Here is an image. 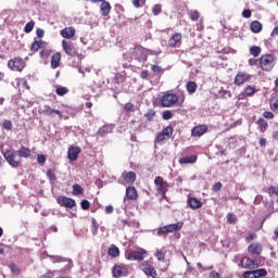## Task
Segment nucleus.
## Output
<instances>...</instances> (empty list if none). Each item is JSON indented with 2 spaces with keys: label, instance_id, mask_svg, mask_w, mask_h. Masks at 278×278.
<instances>
[{
  "label": "nucleus",
  "instance_id": "f257e3e1",
  "mask_svg": "<svg viewBox=\"0 0 278 278\" xmlns=\"http://www.w3.org/2000/svg\"><path fill=\"white\" fill-rule=\"evenodd\" d=\"M275 60H276L275 54L266 53L261 55L258 60L260 68L265 73H270V71L275 68V64H276Z\"/></svg>",
  "mask_w": 278,
  "mask_h": 278
},
{
  "label": "nucleus",
  "instance_id": "f03ea898",
  "mask_svg": "<svg viewBox=\"0 0 278 278\" xmlns=\"http://www.w3.org/2000/svg\"><path fill=\"white\" fill-rule=\"evenodd\" d=\"M2 155L4 160L12 166V168H18L21 166V157H18V152L16 150H5L4 152L2 151Z\"/></svg>",
  "mask_w": 278,
  "mask_h": 278
},
{
  "label": "nucleus",
  "instance_id": "7ed1b4c3",
  "mask_svg": "<svg viewBox=\"0 0 278 278\" xmlns=\"http://www.w3.org/2000/svg\"><path fill=\"white\" fill-rule=\"evenodd\" d=\"M144 255H147V250H129L125 253L126 260L129 262H142L144 260Z\"/></svg>",
  "mask_w": 278,
  "mask_h": 278
},
{
  "label": "nucleus",
  "instance_id": "20e7f679",
  "mask_svg": "<svg viewBox=\"0 0 278 278\" xmlns=\"http://www.w3.org/2000/svg\"><path fill=\"white\" fill-rule=\"evenodd\" d=\"M177 101H179V97H177V94L166 93L161 99V105L163 108H170V106L175 105V103H177Z\"/></svg>",
  "mask_w": 278,
  "mask_h": 278
},
{
  "label": "nucleus",
  "instance_id": "39448f33",
  "mask_svg": "<svg viewBox=\"0 0 278 278\" xmlns=\"http://www.w3.org/2000/svg\"><path fill=\"white\" fill-rule=\"evenodd\" d=\"M154 186L156 187L157 194H166L168 192V182L164 181L162 176L155 177Z\"/></svg>",
  "mask_w": 278,
  "mask_h": 278
},
{
  "label": "nucleus",
  "instance_id": "423d86ee",
  "mask_svg": "<svg viewBox=\"0 0 278 278\" xmlns=\"http://www.w3.org/2000/svg\"><path fill=\"white\" fill-rule=\"evenodd\" d=\"M140 270H142V273H144V275H147V277H152V278H156L157 277V270L155 269V267L151 266V264H149V262L143 261L140 266H139Z\"/></svg>",
  "mask_w": 278,
  "mask_h": 278
},
{
  "label": "nucleus",
  "instance_id": "0eeeda50",
  "mask_svg": "<svg viewBox=\"0 0 278 278\" xmlns=\"http://www.w3.org/2000/svg\"><path fill=\"white\" fill-rule=\"evenodd\" d=\"M8 66L11 71H17L21 73V71L25 68V61H23L21 58H14L9 60Z\"/></svg>",
  "mask_w": 278,
  "mask_h": 278
},
{
  "label": "nucleus",
  "instance_id": "6e6552de",
  "mask_svg": "<svg viewBox=\"0 0 278 278\" xmlns=\"http://www.w3.org/2000/svg\"><path fill=\"white\" fill-rule=\"evenodd\" d=\"M56 203L61 205V207H66L67 210H73L77 205L74 199L61 195L56 199Z\"/></svg>",
  "mask_w": 278,
  "mask_h": 278
},
{
  "label": "nucleus",
  "instance_id": "1a4fd4ad",
  "mask_svg": "<svg viewBox=\"0 0 278 278\" xmlns=\"http://www.w3.org/2000/svg\"><path fill=\"white\" fill-rule=\"evenodd\" d=\"M39 113L42 114L43 116H53V114H56L60 121L64 118V115H62V111L51 109L49 105H43L42 108H40Z\"/></svg>",
  "mask_w": 278,
  "mask_h": 278
},
{
  "label": "nucleus",
  "instance_id": "9d476101",
  "mask_svg": "<svg viewBox=\"0 0 278 278\" xmlns=\"http://www.w3.org/2000/svg\"><path fill=\"white\" fill-rule=\"evenodd\" d=\"M132 58H135V60H137V62L140 64H144V62H147L149 59V55L147 54V51L142 49V47H136L132 53Z\"/></svg>",
  "mask_w": 278,
  "mask_h": 278
},
{
  "label": "nucleus",
  "instance_id": "9b49d317",
  "mask_svg": "<svg viewBox=\"0 0 278 278\" xmlns=\"http://www.w3.org/2000/svg\"><path fill=\"white\" fill-rule=\"evenodd\" d=\"M62 47L66 55H70L71 58L79 55V53L77 52V48H75V45H73V42H67L66 40H63Z\"/></svg>",
  "mask_w": 278,
  "mask_h": 278
},
{
  "label": "nucleus",
  "instance_id": "f8f14e48",
  "mask_svg": "<svg viewBox=\"0 0 278 278\" xmlns=\"http://www.w3.org/2000/svg\"><path fill=\"white\" fill-rule=\"evenodd\" d=\"M252 75L245 72H239L235 77V85L236 86H243L247 81H251Z\"/></svg>",
  "mask_w": 278,
  "mask_h": 278
},
{
  "label": "nucleus",
  "instance_id": "ddd939ff",
  "mask_svg": "<svg viewBox=\"0 0 278 278\" xmlns=\"http://www.w3.org/2000/svg\"><path fill=\"white\" fill-rule=\"evenodd\" d=\"M79 153H81V148L77 146H71L67 150V160H70V162H77Z\"/></svg>",
  "mask_w": 278,
  "mask_h": 278
},
{
  "label": "nucleus",
  "instance_id": "4468645a",
  "mask_svg": "<svg viewBox=\"0 0 278 278\" xmlns=\"http://www.w3.org/2000/svg\"><path fill=\"white\" fill-rule=\"evenodd\" d=\"M204 134H207V125L205 124L194 126L191 129V136L193 138H201V136H204Z\"/></svg>",
  "mask_w": 278,
  "mask_h": 278
},
{
  "label": "nucleus",
  "instance_id": "2eb2a0df",
  "mask_svg": "<svg viewBox=\"0 0 278 278\" xmlns=\"http://www.w3.org/2000/svg\"><path fill=\"white\" fill-rule=\"evenodd\" d=\"M114 127H116L114 124H105L98 129L97 136H100V138H105L108 134H112V131H114Z\"/></svg>",
  "mask_w": 278,
  "mask_h": 278
},
{
  "label": "nucleus",
  "instance_id": "dca6fc26",
  "mask_svg": "<svg viewBox=\"0 0 278 278\" xmlns=\"http://www.w3.org/2000/svg\"><path fill=\"white\" fill-rule=\"evenodd\" d=\"M112 275L114 278L125 277V275H127V268H125L121 265H115L112 268Z\"/></svg>",
  "mask_w": 278,
  "mask_h": 278
},
{
  "label": "nucleus",
  "instance_id": "f3484780",
  "mask_svg": "<svg viewBox=\"0 0 278 278\" xmlns=\"http://www.w3.org/2000/svg\"><path fill=\"white\" fill-rule=\"evenodd\" d=\"M75 34H77V30H75L74 27H65L64 29L60 30L62 38H66L67 40L75 38Z\"/></svg>",
  "mask_w": 278,
  "mask_h": 278
},
{
  "label": "nucleus",
  "instance_id": "a211bd4d",
  "mask_svg": "<svg viewBox=\"0 0 278 278\" xmlns=\"http://www.w3.org/2000/svg\"><path fill=\"white\" fill-rule=\"evenodd\" d=\"M249 253L252 255H262L263 247L262 243L254 242L248 247Z\"/></svg>",
  "mask_w": 278,
  "mask_h": 278
},
{
  "label": "nucleus",
  "instance_id": "6ab92c4d",
  "mask_svg": "<svg viewBox=\"0 0 278 278\" xmlns=\"http://www.w3.org/2000/svg\"><path fill=\"white\" fill-rule=\"evenodd\" d=\"M177 45H181V34L180 33L174 34L173 37L169 38V40H168V47H170V49H175V47H177Z\"/></svg>",
  "mask_w": 278,
  "mask_h": 278
},
{
  "label": "nucleus",
  "instance_id": "aec40b11",
  "mask_svg": "<svg viewBox=\"0 0 278 278\" xmlns=\"http://www.w3.org/2000/svg\"><path fill=\"white\" fill-rule=\"evenodd\" d=\"M110 12H112V5L108 1H102L100 4V13L101 16H109Z\"/></svg>",
  "mask_w": 278,
  "mask_h": 278
},
{
  "label": "nucleus",
  "instance_id": "412c9836",
  "mask_svg": "<svg viewBox=\"0 0 278 278\" xmlns=\"http://www.w3.org/2000/svg\"><path fill=\"white\" fill-rule=\"evenodd\" d=\"M253 264H255V261H253V258L244 256L241 260L239 266H241V268H248L249 270H253Z\"/></svg>",
  "mask_w": 278,
  "mask_h": 278
},
{
  "label": "nucleus",
  "instance_id": "4be33fe9",
  "mask_svg": "<svg viewBox=\"0 0 278 278\" xmlns=\"http://www.w3.org/2000/svg\"><path fill=\"white\" fill-rule=\"evenodd\" d=\"M16 153H17V156L20 157H31V149L25 147V146H22L20 148V150H16Z\"/></svg>",
  "mask_w": 278,
  "mask_h": 278
},
{
  "label": "nucleus",
  "instance_id": "5701e85b",
  "mask_svg": "<svg viewBox=\"0 0 278 278\" xmlns=\"http://www.w3.org/2000/svg\"><path fill=\"white\" fill-rule=\"evenodd\" d=\"M188 205L191 210H201V207H203V203L197 198H189Z\"/></svg>",
  "mask_w": 278,
  "mask_h": 278
},
{
  "label": "nucleus",
  "instance_id": "b1692460",
  "mask_svg": "<svg viewBox=\"0 0 278 278\" xmlns=\"http://www.w3.org/2000/svg\"><path fill=\"white\" fill-rule=\"evenodd\" d=\"M168 233H174V231H181L184 227V222H178L176 224H169L165 226Z\"/></svg>",
  "mask_w": 278,
  "mask_h": 278
},
{
  "label": "nucleus",
  "instance_id": "393cba45",
  "mask_svg": "<svg viewBox=\"0 0 278 278\" xmlns=\"http://www.w3.org/2000/svg\"><path fill=\"white\" fill-rule=\"evenodd\" d=\"M126 197L129 201H136V199H138V190H136V187L126 188Z\"/></svg>",
  "mask_w": 278,
  "mask_h": 278
},
{
  "label": "nucleus",
  "instance_id": "a878e982",
  "mask_svg": "<svg viewBox=\"0 0 278 278\" xmlns=\"http://www.w3.org/2000/svg\"><path fill=\"white\" fill-rule=\"evenodd\" d=\"M50 260L52 262V264H60V262H67V265L65 266V268L67 270H71V260H66L62 256H50Z\"/></svg>",
  "mask_w": 278,
  "mask_h": 278
},
{
  "label": "nucleus",
  "instance_id": "bb28decb",
  "mask_svg": "<svg viewBox=\"0 0 278 278\" xmlns=\"http://www.w3.org/2000/svg\"><path fill=\"white\" fill-rule=\"evenodd\" d=\"M198 156L192 154L189 156H184L179 159V164H194L197 163Z\"/></svg>",
  "mask_w": 278,
  "mask_h": 278
},
{
  "label": "nucleus",
  "instance_id": "cd10ccee",
  "mask_svg": "<svg viewBox=\"0 0 278 278\" xmlns=\"http://www.w3.org/2000/svg\"><path fill=\"white\" fill-rule=\"evenodd\" d=\"M250 29L252 34H260L263 29L262 23H260V21H253L250 24Z\"/></svg>",
  "mask_w": 278,
  "mask_h": 278
},
{
  "label": "nucleus",
  "instance_id": "c85d7f7f",
  "mask_svg": "<svg viewBox=\"0 0 278 278\" xmlns=\"http://www.w3.org/2000/svg\"><path fill=\"white\" fill-rule=\"evenodd\" d=\"M62 60V54L56 52L51 58V68H58L60 66V61Z\"/></svg>",
  "mask_w": 278,
  "mask_h": 278
},
{
  "label": "nucleus",
  "instance_id": "c756f323",
  "mask_svg": "<svg viewBox=\"0 0 278 278\" xmlns=\"http://www.w3.org/2000/svg\"><path fill=\"white\" fill-rule=\"evenodd\" d=\"M167 140L168 138H166L163 132H160L154 139V149H157V144H166Z\"/></svg>",
  "mask_w": 278,
  "mask_h": 278
},
{
  "label": "nucleus",
  "instance_id": "7c9ffc66",
  "mask_svg": "<svg viewBox=\"0 0 278 278\" xmlns=\"http://www.w3.org/2000/svg\"><path fill=\"white\" fill-rule=\"evenodd\" d=\"M124 175V180L126 184H135L136 182V174L134 172H128Z\"/></svg>",
  "mask_w": 278,
  "mask_h": 278
},
{
  "label": "nucleus",
  "instance_id": "2f4dec72",
  "mask_svg": "<svg viewBox=\"0 0 278 278\" xmlns=\"http://www.w3.org/2000/svg\"><path fill=\"white\" fill-rule=\"evenodd\" d=\"M256 124L258 125V129H260L261 134H264L266 131V129H268V122H266V119H264V118H258Z\"/></svg>",
  "mask_w": 278,
  "mask_h": 278
},
{
  "label": "nucleus",
  "instance_id": "473e14b6",
  "mask_svg": "<svg viewBox=\"0 0 278 278\" xmlns=\"http://www.w3.org/2000/svg\"><path fill=\"white\" fill-rule=\"evenodd\" d=\"M109 255L111 257H118L121 255V250L118 249V247L112 244L110 248H109V251H108Z\"/></svg>",
  "mask_w": 278,
  "mask_h": 278
},
{
  "label": "nucleus",
  "instance_id": "72a5a7b5",
  "mask_svg": "<svg viewBox=\"0 0 278 278\" xmlns=\"http://www.w3.org/2000/svg\"><path fill=\"white\" fill-rule=\"evenodd\" d=\"M186 88H187V92L189 94H194V92H197V88H198V85L192 81V80H189L187 84H186Z\"/></svg>",
  "mask_w": 278,
  "mask_h": 278
},
{
  "label": "nucleus",
  "instance_id": "f704fd0d",
  "mask_svg": "<svg viewBox=\"0 0 278 278\" xmlns=\"http://www.w3.org/2000/svg\"><path fill=\"white\" fill-rule=\"evenodd\" d=\"M261 54L262 48H260L258 46H252L250 48V55H253V58H260Z\"/></svg>",
  "mask_w": 278,
  "mask_h": 278
},
{
  "label": "nucleus",
  "instance_id": "c9c22d12",
  "mask_svg": "<svg viewBox=\"0 0 278 278\" xmlns=\"http://www.w3.org/2000/svg\"><path fill=\"white\" fill-rule=\"evenodd\" d=\"M55 88L58 97H64V94H68V88L62 87L60 85H56Z\"/></svg>",
  "mask_w": 278,
  "mask_h": 278
},
{
  "label": "nucleus",
  "instance_id": "e433bc0d",
  "mask_svg": "<svg viewBox=\"0 0 278 278\" xmlns=\"http://www.w3.org/2000/svg\"><path fill=\"white\" fill-rule=\"evenodd\" d=\"M173 131H175V129H173V126H167L161 131V134H163L168 140H170V138H173Z\"/></svg>",
  "mask_w": 278,
  "mask_h": 278
},
{
  "label": "nucleus",
  "instance_id": "4c0bfd02",
  "mask_svg": "<svg viewBox=\"0 0 278 278\" xmlns=\"http://www.w3.org/2000/svg\"><path fill=\"white\" fill-rule=\"evenodd\" d=\"M226 218H227L228 225H236V223H238V217L233 213H228Z\"/></svg>",
  "mask_w": 278,
  "mask_h": 278
},
{
  "label": "nucleus",
  "instance_id": "58836bf2",
  "mask_svg": "<svg viewBox=\"0 0 278 278\" xmlns=\"http://www.w3.org/2000/svg\"><path fill=\"white\" fill-rule=\"evenodd\" d=\"M73 194H75V197L84 194V189L80 187L79 184L73 185Z\"/></svg>",
  "mask_w": 278,
  "mask_h": 278
},
{
  "label": "nucleus",
  "instance_id": "ea45409f",
  "mask_svg": "<svg viewBox=\"0 0 278 278\" xmlns=\"http://www.w3.org/2000/svg\"><path fill=\"white\" fill-rule=\"evenodd\" d=\"M155 110H153V109H149L148 110V112H147V114H144L143 116H144V118H146V121H148L149 123H151V121H153V118H155Z\"/></svg>",
  "mask_w": 278,
  "mask_h": 278
},
{
  "label": "nucleus",
  "instance_id": "a19ab883",
  "mask_svg": "<svg viewBox=\"0 0 278 278\" xmlns=\"http://www.w3.org/2000/svg\"><path fill=\"white\" fill-rule=\"evenodd\" d=\"M2 129H4L5 131H12V127H14V125L12 124V121L10 119H4L2 125H1Z\"/></svg>",
  "mask_w": 278,
  "mask_h": 278
},
{
  "label": "nucleus",
  "instance_id": "79ce46f5",
  "mask_svg": "<svg viewBox=\"0 0 278 278\" xmlns=\"http://www.w3.org/2000/svg\"><path fill=\"white\" fill-rule=\"evenodd\" d=\"M270 110L275 112V114H278V97L270 100Z\"/></svg>",
  "mask_w": 278,
  "mask_h": 278
},
{
  "label": "nucleus",
  "instance_id": "37998d69",
  "mask_svg": "<svg viewBox=\"0 0 278 278\" xmlns=\"http://www.w3.org/2000/svg\"><path fill=\"white\" fill-rule=\"evenodd\" d=\"M255 92H257V90L255 89V87H252V86H247L244 88V94L247 97H253V94H255Z\"/></svg>",
  "mask_w": 278,
  "mask_h": 278
},
{
  "label": "nucleus",
  "instance_id": "c03bdc74",
  "mask_svg": "<svg viewBox=\"0 0 278 278\" xmlns=\"http://www.w3.org/2000/svg\"><path fill=\"white\" fill-rule=\"evenodd\" d=\"M36 25V22L30 21L28 22L25 27H24V31L25 34H31V31H34V26Z\"/></svg>",
  "mask_w": 278,
  "mask_h": 278
},
{
  "label": "nucleus",
  "instance_id": "a18cd8bd",
  "mask_svg": "<svg viewBox=\"0 0 278 278\" xmlns=\"http://www.w3.org/2000/svg\"><path fill=\"white\" fill-rule=\"evenodd\" d=\"M268 275V271H266L265 268H260L254 270V277L260 278V277H266Z\"/></svg>",
  "mask_w": 278,
  "mask_h": 278
},
{
  "label": "nucleus",
  "instance_id": "49530a36",
  "mask_svg": "<svg viewBox=\"0 0 278 278\" xmlns=\"http://www.w3.org/2000/svg\"><path fill=\"white\" fill-rule=\"evenodd\" d=\"M46 175L50 181H58V176H55V172H53V169H48Z\"/></svg>",
  "mask_w": 278,
  "mask_h": 278
},
{
  "label": "nucleus",
  "instance_id": "de8ad7c7",
  "mask_svg": "<svg viewBox=\"0 0 278 278\" xmlns=\"http://www.w3.org/2000/svg\"><path fill=\"white\" fill-rule=\"evenodd\" d=\"M152 14L153 16H160V14H162V4H155L152 8Z\"/></svg>",
  "mask_w": 278,
  "mask_h": 278
},
{
  "label": "nucleus",
  "instance_id": "09e8293b",
  "mask_svg": "<svg viewBox=\"0 0 278 278\" xmlns=\"http://www.w3.org/2000/svg\"><path fill=\"white\" fill-rule=\"evenodd\" d=\"M189 16L192 21H199V17L201 16V14L199 13V11L197 10H191L189 12Z\"/></svg>",
  "mask_w": 278,
  "mask_h": 278
},
{
  "label": "nucleus",
  "instance_id": "8fccbe9b",
  "mask_svg": "<svg viewBox=\"0 0 278 278\" xmlns=\"http://www.w3.org/2000/svg\"><path fill=\"white\" fill-rule=\"evenodd\" d=\"M154 231H156V236H166V233H168V228H166V226H163Z\"/></svg>",
  "mask_w": 278,
  "mask_h": 278
},
{
  "label": "nucleus",
  "instance_id": "3c124183",
  "mask_svg": "<svg viewBox=\"0 0 278 278\" xmlns=\"http://www.w3.org/2000/svg\"><path fill=\"white\" fill-rule=\"evenodd\" d=\"M37 162L38 164H40V166H45V164L47 163V156L45 154H38Z\"/></svg>",
  "mask_w": 278,
  "mask_h": 278
},
{
  "label": "nucleus",
  "instance_id": "603ef678",
  "mask_svg": "<svg viewBox=\"0 0 278 278\" xmlns=\"http://www.w3.org/2000/svg\"><path fill=\"white\" fill-rule=\"evenodd\" d=\"M163 121H170L173 118V112L172 111H164L162 114Z\"/></svg>",
  "mask_w": 278,
  "mask_h": 278
},
{
  "label": "nucleus",
  "instance_id": "864d4df0",
  "mask_svg": "<svg viewBox=\"0 0 278 278\" xmlns=\"http://www.w3.org/2000/svg\"><path fill=\"white\" fill-rule=\"evenodd\" d=\"M42 47V43L40 41H34L30 46V51H38Z\"/></svg>",
  "mask_w": 278,
  "mask_h": 278
},
{
  "label": "nucleus",
  "instance_id": "5fc2aeb1",
  "mask_svg": "<svg viewBox=\"0 0 278 278\" xmlns=\"http://www.w3.org/2000/svg\"><path fill=\"white\" fill-rule=\"evenodd\" d=\"M219 97H220V99H227V97L229 99H231V91H229V90H220L219 91Z\"/></svg>",
  "mask_w": 278,
  "mask_h": 278
},
{
  "label": "nucleus",
  "instance_id": "6e6d98bb",
  "mask_svg": "<svg viewBox=\"0 0 278 278\" xmlns=\"http://www.w3.org/2000/svg\"><path fill=\"white\" fill-rule=\"evenodd\" d=\"M263 203H264L266 210H268L269 212L275 210V201H273V200L269 201V202L268 201H264Z\"/></svg>",
  "mask_w": 278,
  "mask_h": 278
},
{
  "label": "nucleus",
  "instance_id": "4d7b16f0",
  "mask_svg": "<svg viewBox=\"0 0 278 278\" xmlns=\"http://www.w3.org/2000/svg\"><path fill=\"white\" fill-rule=\"evenodd\" d=\"M9 268H10L11 273H13L14 275H18L21 273V270L18 269V267L14 263H11L9 265Z\"/></svg>",
  "mask_w": 278,
  "mask_h": 278
},
{
  "label": "nucleus",
  "instance_id": "13d9d810",
  "mask_svg": "<svg viewBox=\"0 0 278 278\" xmlns=\"http://www.w3.org/2000/svg\"><path fill=\"white\" fill-rule=\"evenodd\" d=\"M80 207H81V210H84V211L90 210V201H88V200H83V201L80 202Z\"/></svg>",
  "mask_w": 278,
  "mask_h": 278
},
{
  "label": "nucleus",
  "instance_id": "bf43d9fd",
  "mask_svg": "<svg viewBox=\"0 0 278 278\" xmlns=\"http://www.w3.org/2000/svg\"><path fill=\"white\" fill-rule=\"evenodd\" d=\"M135 108L136 106L134 105V103L128 102L125 104L124 110H125V112H135L136 111Z\"/></svg>",
  "mask_w": 278,
  "mask_h": 278
},
{
  "label": "nucleus",
  "instance_id": "052dcab7",
  "mask_svg": "<svg viewBox=\"0 0 278 278\" xmlns=\"http://www.w3.org/2000/svg\"><path fill=\"white\" fill-rule=\"evenodd\" d=\"M155 257L159 260V262H164V258L166 257V254L162 251H156Z\"/></svg>",
  "mask_w": 278,
  "mask_h": 278
},
{
  "label": "nucleus",
  "instance_id": "680f3d73",
  "mask_svg": "<svg viewBox=\"0 0 278 278\" xmlns=\"http://www.w3.org/2000/svg\"><path fill=\"white\" fill-rule=\"evenodd\" d=\"M151 71H153V73H159L160 75L164 73V70H162V66L160 65H152Z\"/></svg>",
  "mask_w": 278,
  "mask_h": 278
},
{
  "label": "nucleus",
  "instance_id": "e2e57ef3",
  "mask_svg": "<svg viewBox=\"0 0 278 278\" xmlns=\"http://www.w3.org/2000/svg\"><path fill=\"white\" fill-rule=\"evenodd\" d=\"M242 16H243V18H251V16H252L251 10L250 9H244L242 11Z\"/></svg>",
  "mask_w": 278,
  "mask_h": 278
},
{
  "label": "nucleus",
  "instance_id": "0e129e2a",
  "mask_svg": "<svg viewBox=\"0 0 278 278\" xmlns=\"http://www.w3.org/2000/svg\"><path fill=\"white\" fill-rule=\"evenodd\" d=\"M243 278H255L254 270L243 273Z\"/></svg>",
  "mask_w": 278,
  "mask_h": 278
},
{
  "label": "nucleus",
  "instance_id": "69168bd1",
  "mask_svg": "<svg viewBox=\"0 0 278 278\" xmlns=\"http://www.w3.org/2000/svg\"><path fill=\"white\" fill-rule=\"evenodd\" d=\"M220 188H223V184L222 182H216L213 186L212 190H213V192H218L220 190Z\"/></svg>",
  "mask_w": 278,
  "mask_h": 278
},
{
  "label": "nucleus",
  "instance_id": "338daca9",
  "mask_svg": "<svg viewBox=\"0 0 278 278\" xmlns=\"http://www.w3.org/2000/svg\"><path fill=\"white\" fill-rule=\"evenodd\" d=\"M208 278H220V274L216 270H213L208 274Z\"/></svg>",
  "mask_w": 278,
  "mask_h": 278
},
{
  "label": "nucleus",
  "instance_id": "774afa93",
  "mask_svg": "<svg viewBox=\"0 0 278 278\" xmlns=\"http://www.w3.org/2000/svg\"><path fill=\"white\" fill-rule=\"evenodd\" d=\"M262 201H264V197L256 195L254 199V205H260V203H262Z\"/></svg>",
  "mask_w": 278,
  "mask_h": 278
}]
</instances>
